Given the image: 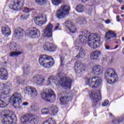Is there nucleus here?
Returning <instances> with one entry per match:
<instances>
[{
  "label": "nucleus",
  "instance_id": "obj_49",
  "mask_svg": "<svg viewBox=\"0 0 124 124\" xmlns=\"http://www.w3.org/2000/svg\"><path fill=\"white\" fill-rule=\"evenodd\" d=\"M109 104V101L106 100L102 104V106L104 107H106Z\"/></svg>",
  "mask_w": 124,
  "mask_h": 124
},
{
  "label": "nucleus",
  "instance_id": "obj_7",
  "mask_svg": "<svg viewBox=\"0 0 124 124\" xmlns=\"http://www.w3.org/2000/svg\"><path fill=\"white\" fill-rule=\"evenodd\" d=\"M51 59H52L51 56L45 54L41 55L39 58L40 65L45 68H51L54 65V62L51 61L48 62V61Z\"/></svg>",
  "mask_w": 124,
  "mask_h": 124
},
{
  "label": "nucleus",
  "instance_id": "obj_27",
  "mask_svg": "<svg viewBox=\"0 0 124 124\" xmlns=\"http://www.w3.org/2000/svg\"><path fill=\"white\" fill-rule=\"evenodd\" d=\"M25 31L21 28H18L15 31L14 35L16 37L21 38V37H23Z\"/></svg>",
  "mask_w": 124,
  "mask_h": 124
},
{
  "label": "nucleus",
  "instance_id": "obj_30",
  "mask_svg": "<svg viewBox=\"0 0 124 124\" xmlns=\"http://www.w3.org/2000/svg\"><path fill=\"white\" fill-rule=\"evenodd\" d=\"M47 83L48 85L53 86L55 85V86H57L58 84V81H57V79L56 78L51 76L49 78H48V80H47Z\"/></svg>",
  "mask_w": 124,
  "mask_h": 124
},
{
  "label": "nucleus",
  "instance_id": "obj_5",
  "mask_svg": "<svg viewBox=\"0 0 124 124\" xmlns=\"http://www.w3.org/2000/svg\"><path fill=\"white\" fill-rule=\"evenodd\" d=\"M89 96L91 98H92V106L93 107H96L97 106L100 105L99 103V100H101V91L100 90L89 92Z\"/></svg>",
  "mask_w": 124,
  "mask_h": 124
},
{
  "label": "nucleus",
  "instance_id": "obj_1",
  "mask_svg": "<svg viewBox=\"0 0 124 124\" xmlns=\"http://www.w3.org/2000/svg\"><path fill=\"white\" fill-rule=\"evenodd\" d=\"M11 92V88L5 87V84L0 83V108H5L7 106V104L4 102L6 99V94H9Z\"/></svg>",
  "mask_w": 124,
  "mask_h": 124
},
{
  "label": "nucleus",
  "instance_id": "obj_9",
  "mask_svg": "<svg viewBox=\"0 0 124 124\" xmlns=\"http://www.w3.org/2000/svg\"><path fill=\"white\" fill-rule=\"evenodd\" d=\"M70 11V7L68 5H63L57 11L56 13V17L60 20L63 19L69 14Z\"/></svg>",
  "mask_w": 124,
  "mask_h": 124
},
{
  "label": "nucleus",
  "instance_id": "obj_31",
  "mask_svg": "<svg viewBox=\"0 0 124 124\" xmlns=\"http://www.w3.org/2000/svg\"><path fill=\"white\" fill-rule=\"evenodd\" d=\"M101 55V52L99 51H95L93 52L90 55V58L91 60H97L98 57Z\"/></svg>",
  "mask_w": 124,
  "mask_h": 124
},
{
  "label": "nucleus",
  "instance_id": "obj_40",
  "mask_svg": "<svg viewBox=\"0 0 124 124\" xmlns=\"http://www.w3.org/2000/svg\"><path fill=\"white\" fill-rule=\"evenodd\" d=\"M29 17H30V14H26L24 15H22L20 16V18L21 20H27V19H28V18H29Z\"/></svg>",
  "mask_w": 124,
  "mask_h": 124
},
{
  "label": "nucleus",
  "instance_id": "obj_55",
  "mask_svg": "<svg viewBox=\"0 0 124 124\" xmlns=\"http://www.w3.org/2000/svg\"><path fill=\"white\" fill-rule=\"evenodd\" d=\"M43 124H49L48 120L45 122Z\"/></svg>",
  "mask_w": 124,
  "mask_h": 124
},
{
  "label": "nucleus",
  "instance_id": "obj_17",
  "mask_svg": "<svg viewBox=\"0 0 124 124\" xmlns=\"http://www.w3.org/2000/svg\"><path fill=\"white\" fill-rule=\"evenodd\" d=\"M24 93L28 94L31 98H36L38 95V92L36 88L33 87H27L24 89Z\"/></svg>",
  "mask_w": 124,
  "mask_h": 124
},
{
  "label": "nucleus",
  "instance_id": "obj_15",
  "mask_svg": "<svg viewBox=\"0 0 124 124\" xmlns=\"http://www.w3.org/2000/svg\"><path fill=\"white\" fill-rule=\"evenodd\" d=\"M25 0H14L12 3L10 4L9 7L12 10L18 11L21 10V8L24 6Z\"/></svg>",
  "mask_w": 124,
  "mask_h": 124
},
{
  "label": "nucleus",
  "instance_id": "obj_37",
  "mask_svg": "<svg viewBox=\"0 0 124 124\" xmlns=\"http://www.w3.org/2000/svg\"><path fill=\"white\" fill-rule=\"evenodd\" d=\"M36 3L39 5H43L47 2L46 0H35Z\"/></svg>",
  "mask_w": 124,
  "mask_h": 124
},
{
  "label": "nucleus",
  "instance_id": "obj_61",
  "mask_svg": "<svg viewBox=\"0 0 124 124\" xmlns=\"http://www.w3.org/2000/svg\"><path fill=\"white\" fill-rule=\"evenodd\" d=\"M64 46H66L67 47L68 46V45H67V44H65V45H64Z\"/></svg>",
  "mask_w": 124,
  "mask_h": 124
},
{
  "label": "nucleus",
  "instance_id": "obj_53",
  "mask_svg": "<svg viewBox=\"0 0 124 124\" xmlns=\"http://www.w3.org/2000/svg\"><path fill=\"white\" fill-rule=\"evenodd\" d=\"M105 48L107 50H109L110 49V46L108 45H105Z\"/></svg>",
  "mask_w": 124,
  "mask_h": 124
},
{
  "label": "nucleus",
  "instance_id": "obj_16",
  "mask_svg": "<svg viewBox=\"0 0 124 124\" xmlns=\"http://www.w3.org/2000/svg\"><path fill=\"white\" fill-rule=\"evenodd\" d=\"M60 84L61 87L65 90L71 89V84H72V80L69 78L66 77L60 78Z\"/></svg>",
  "mask_w": 124,
  "mask_h": 124
},
{
  "label": "nucleus",
  "instance_id": "obj_3",
  "mask_svg": "<svg viewBox=\"0 0 124 124\" xmlns=\"http://www.w3.org/2000/svg\"><path fill=\"white\" fill-rule=\"evenodd\" d=\"M105 78L108 84H113L118 82V75L113 68H109L106 71Z\"/></svg>",
  "mask_w": 124,
  "mask_h": 124
},
{
  "label": "nucleus",
  "instance_id": "obj_50",
  "mask_svg": "<svg viewBox=\"0 0 124 124\" xmlns=\"http://www.w3.org/2000/svg\"><path fill=\"white\" fill-rule=\"evenodd\" d=\"M60 26H61V24L60 23H57L55 28H54V31H57V30H59V29L60 28Z\"/></svg>",
  "mask_w": 124,
  "mask_h": 124
},
{
  "label": "nucleus",
  "instance_id": "obj_4",
  "mask_svg": "<svg viewBox=\"0 0 124 124\" xmlns=\"http://www.w3.org/2000/svg\"><path fill=\"white\" fill-rule=\"evenodd\" d=\"M20 121L22 124H37L39 122V118L38 116L28 113L23 115L20 118Z\"/></svg>",
  "mask_w": 124,
  "mask_h": 124
},
{
  "label": "nucleus",
  "instance_id": "obj_21",
  "mask_svg": "<svg viewBox=\"0 0 124 124\" xmlns=\"http://www.w3.org/2000/svg\"><path fill=\"white\" fill-rule=\"evenodd\" d=\"M65 26L68 28L70 32L71 33H75L77 31V28L74 25V23L70 20H67L65 22Z\"/></svg>",
  "mask_w": 124,
  "mask_h": 124
},
{
  "label": "nucleus",
  "instance_id": "obj_6",
  "mask_svg": "<svg viewBox=\"0 0 124 124\" xmlns=\"http://www.w3.org/2000/svg\"><path fill=\"white\" fill-rule=\"evenodd\" d=\"M91 34V33L88 31H83L82 34L79 35L78 39L75 41L74 43L75 46L81 47L82 44H86L89 41V36Z\"/></svg>",
  "mask_w": 124,
  "mask_h": 124
},
{
  "label": "nucleus",
  "instance_id": "obj_59",
  "mask_svg": "<svg viewBox=\"0 0 124 124\" xmlns=\"http://www.w3.org/2000/svg\"><path fill=\"white\" fill-rule=\"evenodd\" d=\"M119 47V46L117 45L115 46V47H114V49H117V48Z\"/></svg>",
  "mask_w": 124,
  "mask_h": 124
},
{
  "label": "nucleus",
  "instance_id": "obj_32",
  "mask_svg": "<svg viewBox=\"0 0 124 124\" xmlns=\"http://www.w3.org/2000/svg\"><path fill=\"white\" fill-rule=\"evenodd\" d=\"M72 98L71 96H63L60 98V101L62 104H66L67 102L71 100Z\"/></svg>",
  "mask_w": 124,
  "mask_h": 124
},
{
  "label": "nucleus",
  "instance_id": "obj_25",
  "mask_svg": "<svg viewBox=\"0 0 124 124\" xmlns=\"http://www.w3.org/2000/svg\"><path fill=\"white\" fill-rule=\"evenodd\" d=\"M8 79V71L4 68H0V80L5 81Z\"/></svg>",
  "mask_w": 124,
  "mask_h": 124
},
{
  "label": "nucleus",
  "instance_id": "obj_26",
  "mask_svg": "<svg viewBox=\"0 0 124 124\" xmlns=\"http://www.w3.org/2000/svg\"><path fill=\"white\" fill-rule=\"evenodd\" d=\"M92 73L95 75H100L103 73V67L100 65L93 66Z\"/></svg>",
  "mask_w": 124,
  "mask_h": 124
},
{
  "label": "nucleus",
  "instance_id": "obj_43",
  "mask_svg": "<svg viewBox=\"0 0 124 124\" xmlns=\"http://www.w3.org/2000/svg\"><path fill=\"white\" fill-rule=\"evenodd\" d=\"M31 109L32 111H34V112H35L38 110V108H37V106L35 105H32L31 106Z\"/></svg>",
  "mask_w": 124,
  "mask_h": 124
},
{
  "label": "nucleus",
  "instance_id": "obj_48",
  "mask_svg": "<svg viewBox=\"0 0 124 124\" xmlns=\"http://www.w3.org/2000/svg\"><path fill=\"white\" fill-rule=\"evenodd\" d=\"M24 9L25 11V12H26V13H27V14H28V13H30V12H31V9L28 8V7H24Z\"/></svg>",
  "mask_w": 124,
  "mask_h": 124
},
{
  "label": "nucleus",
  "instance_id": "obj_19",
  "mask_svg": "<svg viewBox=\"0 0 124 124\" xmlns=\"http://www.w3.org/2000/svg\"><path fill=\"white\" fill-rule=\"evenodd\" d=\"M35 23L37 26H43L47 23V16L46 15L43 14L41 15L39 17L35 19Z\"/></svg>",
  "mask_w": 124,
  "mask_h": 124
},
{
  "label": "nucleus",
  "instance_id": "obj_8",
  "mask_svg": "<svg viewBox=\"0 0 124 124\" xmlns=\"http://www.w3.org/2000/svg\"><path fill=\"white\" fill-rule=\"evenodd\" d=\"M5 112L3 119L1 120V123L3 124H12L14 120H17V117L14 112L10 110H6Z\"/></svg>",
  "mask_w": 124,
  "mask_h": 124
},
{
  "label": "nucleus",
  "instance_id": "obj_56",
  "mask_svg": "<svg viewBox=\"0 0 124 124\" xmlns=\"http://www.w3.org/2000/svg\"><path fill=\"white\" fill-rule=\"evenodd\" d=\"M87 1H88V0H81V2H83V3L87 2Z\"/></svg>",
  "mask_w": 124,
  "mask_h": 124
},
{
  "label": "nucleus",
  "instance_id": "obj_54",
  "mask_svg": "<svg viewBox=\"0 0 124 124\" xmlns=\"http://www.w3.org/2000/svg\"><path fill=\"white\" fill-rule=\"evenodd\" d=\"M106 24H110V19H107L105 21Z\"/></svg>",
  "mask_w": 124,
  "mask_h": 124
},
{
  "label": "nucleus",
  "instance_id": "obj_46",
  "mask_svg": "<svg viewBox=\"0 0 124 124\" xmlns=\"http://www.w3.org/2000/svg\"><path fill=\"white\" fill-rule=\"evenodd\" d=\"M60 60L61 63V64L60 65V67H62V66H63L64 65V57L62 56L60 57Z\"/></svg>",
  "mask_w": 124,
  "mask_h": 124
},
{
  "label": "nucleus",
  "instance_id": "obj_38",
  "mask_svg": "<svg viewBox=\"0 0 124 124\" xmlns=\"http://www.w3.org/2000/svg\"><path fill=\"white\" fill-rule=\"evenodd\" d=\"M121 122H123V118L122 117H119L116 118L114 121H113V124H120Z\"/></svg>",
  "mask_w": 124,
  "mask_h": 124
},
{
  "label": "nucleus",
  "instance_id": "obj_33",
  "mask_svg": "<svg viewBox=\"0 0 124 124\" xmlns=\"http://www.w3.org/2000/svg\"><path fill=\"white\" fill-rule=\"evenodd\" d=\"M76 10L78 13H82L85 11V6L82 4H78L77 6Z\"/></svg>",
  "mask_w": 124,
  "mask_h": 124
},
{
  "label": "nucleus",
  "instance_id": "obj_44",
  "mask_svg": "<svg viewBox=\"0 0 124 124\" xmlns=\"http://www.w3.org/2000/svg\"><path fill=\"white\" fill-rule=\"evenodd\" d=\"M16 79H17V83L19 85H22V84L24 83V81H23V79H22V78H21L20 77H17Z\"/></svg>",
  "mask_w": 124,
  "mask_h": 124
},
{
  "label": "nucleus",
  "instance_id": "obj_51",
  "mask_svg": "<svg viewBox=\"0 0 124 124\" xmlns=\"http://www.w3.org/2000/svg\"><path fill=\"white\" fill-rule=\"evenodd\" d=\"M22 105H23V106H28V105H29V103L28 102H25L22 103Z\"/></svg>",
  "mask_w": 124,
  "mask_h": 124
},
{
  "label": "nucleus",
  "instance_id": "obj_57",
  "mask_svg": "<svg viewBox=\"0 0 124 124\" xmlns=\"http://www.w3.org/2000/svg\"><path fill=\"white\" fill-rule=\"evenodd\" d=\"M117 1L118 2H120V3H122V2H123V0H117Z\"/></svg>",
  "mask_w": 124,
  "mask_h": 124
},
{
  "label": "nucleus",
  "instance_id": "obj_45",
  "mask_svg": "<svg viewBox=\"0 0 124 124\" xmlns=\"http://www.w3.org/2000/svg\"><path fill=\"white\" fill-rule=\"evenodd\" d=\"M87 13L89 15H92L93 14V7L90 6L89 8L88 9L87 11Z\"/></svg>",
  "mask_w": 124,
  "mask_h": 124
},
{
  "label": "nucleus",
  "instance_id": "obj_36",
  "mask_svg": "<svg viewBox=\"0 0 124 124\" xmlns=\"http://www.w3.org/2000/svg\"><path fill=\"white\" fill-rule=\"evenodd\" d=\"M50 110L54 115H57V114H58V112H59V108L55 105L51 106Z\"/></svg>",
  "mask_w": 124,
  "mask_h": 124
},
{
  "label": "nucleus",
  "instance_id": "obj_20",
  "mask_svg": "<svg viewBox=\"0 0 124 124\" xmlns=\"http://www.w3.org/2000/svg\"><path fill=\"white\" fill-rule=\"evenodd\" d=\"M115 38H117V34L112 30H109L106 32L105 39L106 41H110Z\"/></svg>",
  "mask_w": 124,
  "mask_h": 124
},
{
  "label": "nucleus",
  "instance_id": "obj_34",
  "mask_svg": "<svg viewBox=\"0 0 124 124\" xmlns=\"http://www.w3.org/2000/svg\"><path fill=\"white\" fill-rule=\"evenodd\" d=\"M23 74L24 76H28L30 75L31 72H30V65H25V67L23 68Z\"/></svg>",
  "mask_w": 124,
  "mask_h": 124
},
{
  "label": "nucleus",
  "instance_id": "obj_39",
  "mask_svg": "<svg viewBox=\"0 0 124 124\" xmlns=\"http://www.w3.org/2000/svg\"><path fill=\"white\" fill-rule=\"evenodd\" d=\"M62 1V0H52V2L54 5H59L61 4Z\"/></svg>",
  "mask_w": 124,
  "mask_h": 124
},
{
  "label": "nucleus",
  "instance_id": "obj_47",
  "mask_svg": "<svg viewBox=\"0 0 124 124\" xmlns=\"http://www.w3.org/2000/svg\"><path fill=\"white\" fill-rule=\"evenodd\" d=\"M48 122L49 124H56V122L53 121V119L52 118H49L48 119Z\"/></svg>",
  "mask_w": 124,
  "mask_h": 124
},
{
  "label": "nucleus",
  "instance_id": "obj_12",
  "mask_svg": "<svg viewBox=\"0 0 124 124\" xmlns=\"http://www.w3.org/2000/svg\"><path fill=\"white\" fill-rule=\"evenodd\" d=\"M41 96L43 99L47 101L48 100H54L56 98V94L53 90L47 89L46 91V93L44 92L41 93Z\"/></svg>",
  "mask_w": 124,
  "mask_h": 124
},
{
  "label": "nucleus",
  "instance_id": "obj_41",
  "mask_svg": "<svg viewBox=\"0 0 124 124\" xmlns=\"http://www.w3.org/2000/svg\"><path fill=\"white\" fill-rule=\"evenodd\" d=\"M42 115H48L49 114V109L47 108H43L41 110Z\"/></svg>",
  "mask_w": 124,
  "mask_h": 124
},
{
  "label": "nucleus",
  "instance_id": "obj_62",
  "mask_svg": "<svg viewBox=\"0 0 124 124\" xmlns=\"http://www.w3.org/2000/svg\"><path fill=\"white\" fill-rule=\"evenodd\" d=\"M121 17H124V15H121Z\"/></svg>",
  "mask_w": 124,
  "mask_h": 124
},
{
  "label": "nucleus",
  "instance_id": "obj_29",
  "mask_svg": "<svg viewBox=\"0 0 124 124\" xmlns=\"http://www.w3.org/2000/svg\"><path fill=\"white\" fill-rule=\"evenodd\" d=\"M80 47L76 46V49L78 50H79V52L78 54L75 57V58H77V59H80V58H83V57L86 56V51H85V49Z\"/></svg>",
  "mask_w": 124,
  "mask_h": 124
},
{
  "label": "nucleus",
  "instance_id": "obj_24",
  "mask_svg": "<svg viewBox=\"0 0 124 124\" xmlns=\"http://www.w3.org/2000/svg\"><path fill=\"white\" fill-rule=\"evenodd\" d=\"M43 48L45 51H48V52H55L56 51L55 45L49 42L45 43L43 45Z\"/></svg>",
  "mask_w": 124,
  "mask_h": 124
},
{
  "label": "nucleus",
  "instance_id": "obj_10",
  "mask_svg": "<svg viewBox=\"0 0 124 124\" xmlns=\"http://www.w3.org/2000/svg\"><path fill=\"white\" fill-rule=\"evenodd\" d=\"M22 99H23V96L21 93L16 92L10 98V101L13 103L15 108H19L20 105L22 104Z\"/></svg>",
  "mask_w": 124,
  "mask_h": 124
},
{
  "label": "nucleus",
  "instance_id": "obj_22",
  "mask_svg": "<svg viewBox=\"0 0 124 124\" xmlns=\"http://www.w3.org/2000/svg\"><path fill=\"white\" fill-rule=\"evenodd\" d=\"M53 24L49 23L47 27L45 29L44 34L46 37H51L52 31H53Z\"/></svg>",
  "mask_w": 124,
  "mask_h": 124
},
{
  "label": "nucleus",
  "instance_id": "obj_14",
  "mask_svg": "<svg viewBox=\"0 0 124 124\" xmlns=\"http://www.w3.org/2000/svg\"><path fill=\"white\" fill-rule=\"evenodd\" d=\"M10 49L11 50H13L14 51L10 53V57H16L24 53V52L22 51V49H20L19 47H18V46L14 43H11L10 45Z\"/></svg>",
  "mask_w": 124,
  "mask_h": 124
},
{
  "label": "nucleus",
  "instance_id": "obj_2",
  "mask_svg": "<svg viewBox=\"0 0 124 124\" xmlns=\"http://www.w3.org/2000/svg\"><path fill=\"white\" fill-rule=\"evenodd\" d=\"M100 39H101V37L97 33H91L88 36V46L93 49L98 48L101 44Z\"/></svg>",
  "mask_w": 124,
  "mask_h": 124
},
{
  "label": "nucleus",
  "instance_id": "obj_42",
  "mask_svg": "<svg viewBox=\"0 0 124 124\" xmlns=\"http://www.w3.org/2000/svg\"><path fill=\"white\" fill-rule=\"evenodd\" d=\"M5 87L6 88H8L9 89H11L12 87V82L9 81H8L5 84Z\"/></svg>",
  "mask_w": 124,
  "mask_h": 124
},
{
  "label": "nucleus",
  "instance_id": "obj_58",
  "mask_svg": "<svg viewBox=\"0 0 124 124\" xmlns=\"http://www.w3.org/2000/svg\"><path fill=\"white\" fill-rule=\"evenodd\" d=\"M121 10H124V5H122V7H121Z\"/></svg>",
  "mask_w": 124,
  "mask_h": 124
},
{
  "label": "nucleus",
  "instance_id": "obj_18",
  "mask_svg": "<svg viewBox=\"0 0 124 124\" xmlns=\"http://www.w3.org/2000/svg\"><path fill=\"white\" fill-rule=\"evenodd\" d=\"M32 81L35 83L37 86H42L45 82V78L42 75L37 74L32 77Z\"/></svg>",
  "mask_w": 124,
  "mask_h": 124
},
{
  "label": "nucleus",
  "instance_id": "obj_28",
  "mask_svg": "<svg viewBox=\"0 0 124 124\" xmlns=\"http://www.w3.org/2000/svg\"><path fill=\"white\" fill-rule=\"evenodd\" d=\"M1 32L5 36H9L11 33V31L8 26L4 25L1 28Z\"/></svg>",
  "mask_w": 124,
  "mask_h": 124
},
{
  "label": "nucleus",
  "instance_id": "obj_60",
  "mask_svg": "<svg viewBox=\"0 0 124 124\" xmlns=\"http://www.w3.org/2000/svg\"><path fill=\"white\" fill-rule=\"evenodd\" d=\"M109 115L110 117H112V116L113 115V114H112L111 113H109Z\"/></svg>",
  "mask_w": 124,
  "mask_h": 124
},
{
  "label": "nucleus",
  "instance_id": "obj_52",
  "mask_svg": "<svg viewBox=\"0 0 124 124\" xmlns=\"http://www.w3.org/2000/svg\"><path fill=\"white\" fill-rule=\"evenodd\" d=\"M116 19L117 22H120L121 21V18H120V16H117Z\"/></svg>",
  "mask_w": 124,
  "mask_h": 124
},
{
  "label": "nucleus",
  "instance_id": "obj_35",
  "mask_svg": "<svg viewBox=\"0 0 124 124\" xmlns=\"http://www.w3.org/2000/svg\"><path fill=\"white\" fill-rule=\"evenodd\" d=\"M77 22L78 24H80V25H83L84 24H86L87 21H86V19H85V17L83 16H79L78 18L77 19Z\"/></svg>",
  "mask_w": 124,
  "mask_h": 124
},
{
  "label": "nucleus",
  "instance_id": "obj_13",
  "mask_svg": "<svg viewBox=\"0 0 124 124\" xmlns=\"http://www.w3.org/2000/svg\"><path fill=\"white\" fill-rule=\"evenodd\" d=\"M25 34L31 38H38L40 36V31L35 27H32L27 30Z\"/></svg>",
  "mask_w": 124,
  "mask_h": 124
},
{
  "label": "nucleus",
  "instance_id": "obj_11",
  "mask_svg": "<svg viewBox=\"0 0 124 124\" xmlns=\"http://www.w3.org/2000/svg\"><path fill=\"white\" fill-rule=\"evenodd\" d=\"M102 80L101 78L98 77H94L87 79L86 80V83L88 85L89 87H91L93 89H95L101 84Z\"/></svg>",
  "mask_w": 124,
  "mask_h": 124
},
{
  "label": "nucleus",
  "instance_id": "obj_23",
  "mask_svg": "<svg viewBox=\"0 0 124 124\" xmlns=\"http://www.w3.org/2000/svg\"><path fill=\"white\" fill-rule=\"evenodd\" d=\"M86 67H87L86 64L81 61H78L75 64V68L76 70L84 71V70H85Z\"/></svg>",
  "mask_w": 124,
  "mask_h": 124
}]
</instances>
